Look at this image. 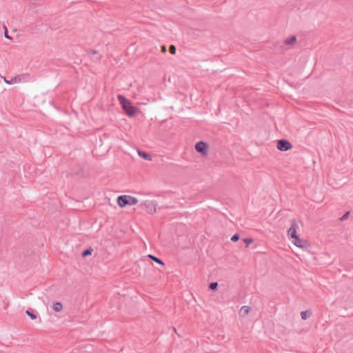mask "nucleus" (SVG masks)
<instances>
[{
    "mask_svg": "<svg viewBox=\"0 0 353 353\" xmlns=\"http://www.w3.org/2000/svg\"><path fill=\"white\" fill-rule=\"evenodd\" d=\"M161 52H165L166 50H167L165 46H161Z\"/></svg>",
    "mask_w": 353,
    "mask_h": 353,
    "instance_id": "nucleus-25",
    "label": "nucleus"
},
{
    "mask_svg": "<svg viewBox=\"0 0 353 353\" xmlns=\"http://www.w3.org/2000/svg\"><path fill=\"white\" fill-rule=\"evenodd\" d=\"M26 313L30 317L31 319L34 320L37 319V315L34 313L33 311L28 310L26 311Z\"/></svg>",
    "mask_w": 353,
    "mask_h": 353,
    "instance_id": "nucleus-17",
    "label": "nucleus"
},
{
    "mask_svg": "<svg viewBox=\"0 0 353 353\" xmlns=\"http://www.w3.org/2000/svg\"><path fill=\"white\" fill-rule=\"evenodd\" d=\"M108 140V137L105 134L103 137V138L100 137L99 141L101 142L100 147L102 146V145L104 143L105 141Z\"/></svg>",
    "mask_w": 353,
    "mask_h": 353,
    "instance_id": "nucleus-20",
    "label": "nucleus"
},
{
    "mask_svg": "<svg viewBox=\"0 0 353 353\" xmlns=\"http://www.w3.org/2000/svg\"><path fill=\"white\" fill-rule=\"evenodd\" d=\"M288 235L289 237H290L292 239H294V237L297 236V234H296V222H295L294 219H293L292 221L291 226L290 227V228L288 230Z\"/></svg>",
    "mask_w": 353,
    "mask_h": 353,
    "instance_id": "nucleus-8",
    "label": "nucleus"
},
{
    "mask_svg": "<svg viewBox=\"0 0 353 353\" xmlns=\"http://www.w3.org/2000/svg\"><path fill=\"white\" fill-rule=\"evenodd\" d=\"M31 79V76L28 73H24L15 76L10 79V83H17L29 81Z\"/></svg>",
    "mask_w": 353,
    "mask_h": 353,
    "instance_id": "nucleus-3",
    "label": "nucleus"
},
{
    "mask_svg": "<svg viewBox=\"0 0 353 353\" xmlns=\"http://www.w3.org/2000/svg\"><path fill=\"white\" fill-rule=\"evenodd\" d=\"M250 310H251V307L250 306L244 305V306L241 307V308L240 310V314L242 316H245L250 312Z\"/></svg>",
    "mask_w": 353,
    "mask_h": 353,
    "instance_id": "nucleus-11",
    "label": "nucleus"
},
{
    "mask_svg": "<svg viewBox=\"0 0 353 353\" xmlns=\"http://www.w3.org/2000/svg\"><path fill=\"white\" fill-rule=\"evenodd\" d=\"M292 243L296 246L301 248H307L308 246V242L306 240L300 239L298 236L294 237Z\"/></svg>",
    "mask_w": 353,
    "mask_h": 353,
    "instance_id": "nucleus-7",
    "label": "nucleus"
},
{
    "mask_svg": "<svg viewBox=\"0 0 353 353\" xmlns=\"http://www.w3.org/2000/svg\"><path fill=\"white\" fill-rule=\"evenodd\" d=\"M218 288V283L217 282H212L209 285V288L212 290H216Z\"/></svg>",
    "mask_w": 353,
    "mask_h": 353,
    "instance_id": "nucleus-18",
    "label": "nucleus"
},
{
    "mask_svg": "<svg viewBox=\"0 0 353 353\" xmlns=\"http://www.w3.org/2000/svg\"><path fill=\"white\" fill-rule=\"evenodd\" d=\"M349 215H350V212L347 211L341 218H339V220L341 221H344L347 219Z\"/></svg>",
    "mask_w": 353,
    "mask_h": 353,
    "instance_id": "nucleus-19",
    "label": "nucleus"
},
{
    "mask_svg": "<svg viewBox=\"0 0 353 353\" xmlns=\"http://www.w3.org/2000/svg\"><path fill=\"white\" fill-rule=\"evenodd\" d=\"M296 41V36L293 35L290 39H287L285 40V43L286 45H292Z\"/></svg>",
    "mask_w": 353,
    "mask_h": 353,
    "instance_id": "nucleus-14",
    "label": "nucleus"
},
{
    "mask_svg": "<svg viewBox=\"0 0 353 353\" xmlns=\"http://www.w3.org/2000/svg\"><path fill=\"white\" fill-rule=\"evenodd\" d=\"M117 203L120 208H124L125 206L133 205L138 203V199L130 195H120L117 197Z\"/></svg>",
    "mask_w": 353,
    "mask_h": 353,
    "instance_id": "nucleus-2",
    "label": "nucleus"
},
{
    "mask_svg": "<svg viewBox=\"0 0 353 353\" xmlns=\"http://www.w3.org/2000/svg\"><path fill=\"white\" fill-rule=\"evenodd\" d=\"M243 241L246 244V247H248L251 243L253 242V239L251 238H245L243 239Z\"/></svg>",
    "mask_w": 353,
    "mask_h": 353,
    "instance_id": "nucleus-23",
    "label": "nucleus"
},
{
    "mask_svg": "<svg viewBox=\"0 0 353 353\" xmlns=\"http://www.w3.org/2000/svg\"><path fill=\"white\" fill-rule=\"evenodd\" d=\"M118 99L123 111L128 117H134L139 111V109L137 107L133 106L130 101L125 98L124 96L120 94L118 95Z\"/></svg>",
    "mask_w": 353,
    "mask_h": 353,
    "instance_id": "nucleus-1",
    "label": "nucleus"
},
{
    "mask_svg": "<svg viewBox=\"0 0 353 353\" xmlns=\"http://www.w3.org/2000/svg\"><path fill=\"white\" fill-rule=\"evenodd\" d=\"M110 148V146L109 145L108 143H107L105 150L108 152Z\"/></svg>",
    "mask_w": 353,
    "mask_h": 353,
    "instance_id": "nucleus-26",
    "label": "nucleus"
},
{
    "mask_svg": "<svg viewBox=\"0 0 353 353\" xmlns=\"http://www.w3.org/2000/svg\"><path fill=\"white\" fill-rule=\"evenodd\" d=\"M88 55L92 59L93 61H98L100 59L101 55L97 50H91L87 52Z\"/></svg>",
    "mask_w": 353,
    "mask_h": 353,
    "instance_id": "nucleus-9",
    "label": "nucleus"
},
{
    "mask_svg": "<svg viewBox=\"0 0 353 353\" xmlns=\"http://www.w3.org/2000/svg\"><path fill=\"white\" fill-rule=\"evenodd\" d=\"M311 314V312L309 311H303L301 312V316L302 319L305 320L307 319Z\"/></svg>",
    "mask_w": 353,
    "mask_h": 353,
    "instance_id": "nucleus-16",
    "label": "nucleus"
},
{
    "mask_svg": "<svg viewBox=\"0 0 353 353\" xmlns=\"http://www.w3.org/2000/svg\"><path fill=\"white\" fill-rule=\"evenodd\" d=\"M150 259H151L152 261H155L156 263L161 265H164V263L163 262V261L161 259H160L159 258L152 255V254H149L148 256Z\"/></svg>",
    "mask_w": 353,
    "mask_h": 353,
    "instance_id": "nucleus-13",
    "label": "nucleus"
},
{
    "mask_svg": "<svg viewBox=\"0 0 353 353\" xmlns=\"http://www.w3.org/2000/svg\"><path fill=\"white\" fill-rule=\"evenodd\" d=\"M276 148L280 151L285 152L292 149V145L286 139H279L277 141Z\"/></svg>",
    "mask_w": 353,
    "mask_h": 353,
    "instance_id": "nucleus-4",
    "label": "nucleus"
},
{
    "mask_svg": "<svg viewBox=\"0 0 353 353\" xmlns=\"http://www.w3.org/2000/svg\"><path fill=\"white\" fill-rule=\"evenodd\" d=\"M4 35L7 39H11V37L8 35L7 28L5 26Z\"/></svg>",
    "mask_w": 353,
    "mask_h": 353,
    "instance_id": "nucleus-24",
    "label": "nucleus"
},
{
    "mask_svg": "<svg viewBox=\"0 0 353 353\" xmlns=\"http://www.w3.org/2000/svg\"><path fill=\"white\" fill-rule=\"evenodd\" d=\"M176 49L175 46H174V45L170 46L169 51L172 54H174L176 53Z\"/></svg>",
    "mask_w": 353,
    "mask_h": 353,
    "instance_id": "nucleus-22",
    "label": "nucleus"
},
{
    "mask_svg": "<svg viewBox=\"0 0 353 353\" xmlns=\"http://www.w3.org/2000/svg\"><path fill=\"white\" fill-rule=\"evenodd\" d=\"M63 308V305L61 304V303L60 302H55L53 303V305H52V309L55 311V312H60Z\"/></svg>",
    "mask_w": 353,
    "mask_h": 353,
    "instance_id": "nucleus-12",
    "label": "nucleus"
},
{
    "mask_svg": "<svg viewBox=\"0 0 353 353\" xmlns=\"http://www.w3.org/2000/svg\"><path fill=\"white\" fill-rule=\"evenodd\" d=\"M92 252H93L92 248H89L86 249L85 250H84V251L82 252L81 256H82L83 257H86V256H88L91 255V254H92Z\"/></svg>",
    "mask_w": 353,
    "mask_h": 353,
    "instance_id": "nucleus-15",
    "label": "nucleus"
},
{
    "mask_svg": "<svg viewBox=\"0 0 353 353\" xmlns=\"http://www.w3.org/2000/svg\"><path fill=\"white\" fill-rule=\"evenodd\" d=\"M142 205H144L147 212L150 214H152L156 212L157 203L152 201H145Z\"/></svg>",
    "mask_w": 353,
    "mask_h": 353,
    "instance_id": "nucleus-6",
    "label": "nucleus"
},
{
    "mask_svg": "<svg viewBox=\"0 0 353 353\" xmlns=\"http://www.w3.org/2000/svg\"><path fill=\"white\" fill-rule=\"evenodd\" d=\"M4 81H5L6 83H8V84H10V83H9V82H10V80H7V79H6V77H4Z\"/></svg>",
    "mask_w": 353,
    "mask_h": 353,
    "instance_id": "nucleus-27",
    "label": "nucleus"
},
{
    "mask_svg": "<svg viewBox=\"0 0 353 353\" xmlns=\"http://www.w3.org/2000/svg\"><path fill=\"white\" fill-rule=\"evenodd\" d=\"M138 154L139 155L142 157L143 159H145V160H148V161H151L152 160V157L150 154H149L148 153H147L145 151H142V150H138Z\"/></svg>",
    "mask_w": 353,
    "mask_h": 353,
    "instance_id": "nucleus-10",
    "label": "nucleus"
},
{
    "mask_svg": "<svg viewBox=\"0 0 353 353\" xmlns=\"http://www.w3.org/2000/svg\"><path fill=\"white\" fill-rule=\"evenodd\" d=\"M208 144L204 141H199L195 145V150L197 152L201 154L203 156L208 154Z\"/></svg>",
    "mask_w": 353,
    "mask_h": 353,
    "instance_id": "nucleus-5",
    "label": "nucleus"
},
{
    "mask_svg": "<svg viewBox=\"0 0 353 353\" xmlns=\"http://www.w3.org/2000/svg\"><path fill=\"white\" fill-rule=\"evenodd\" d=\"M239 238H240L239 234L238 233H236L232 236L231 241L233 242H236L239 239Z\"/></svg>",
    "mask_w": 353,
    "mask_h": 353,
    "instance_id": "nucleus-21",
    "label": "nucleus"
}]
</instances>
